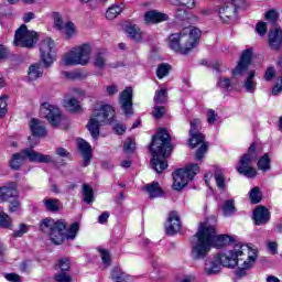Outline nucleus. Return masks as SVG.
Returning <instances> with one entry per match:
<instances>
[{
    "label": "nucleus",
    "instance_id": "obj_1",
    "mask_svg": "<svg viewBox=\"0 0 282 282\" xmlns=\"http://www.w3.org/2000/svg\"><path fill=\"white\" fill-rule=\"evenodd\" d=\"M258 257L257 249H251L239 242L235 245L234 249L218 253L207 260L205 262L204 272L207 276H213L221 272V265L231 269L238 267L235 274L237 279H243V276H248V272L254 267Z\"/></svg>",
    "mask_w": 282,
    "mask_h": 282
},
{
    "label": "nucleus",
    "instance_id": "obj_2",
    "mask_svg": "<svg viewBox=\"0 0 282 282\" xmlns=\"http://www.w3.org/2000/svg\"><path fill=\"white\" fill-rule=\"evenodd\" d=\"M236 238L228 235H218L215 226L202 223L196 235L192 238L193 259H206L210 248H223L228 243H235Z\"/></svg>",
    "mask_w": 282,
    "mask_h": 282
},
{
    "label": "nucleus",
    "instance_id": "obj_3",
    "mask_svg": "<svg viewBox=\"0 0 282 282\" xmlns=\"http://www.w3.org/2000/svg\"><path fill=\"white\" fill-rule=\"evenodd\" d=\"M171 134H169L166 129L160 128L150 145V151L152 153L151 164L156 173H162L169 169L166 158L171 155Z\"/></svg>",
    "mask_w": 282,
    "mask_h": 282
},
{
    "label": "nucleus",
    "instance_id": "obj_4",
    "mask_svg": "<svg viewBox=\"0 0 282 282\" xmlns=\"http://www.w3.org/2000/svg\"><path fill=\"white\" fill-rule=\"evenodd\" d=\"M40 230L44 235H47L55 246H61L65 239H76V235H78V230H80V225H78V223H73L67 230L65 220L44 218L40 224Z\"/></svg>",
    "mask_w": 282,
    "mask_h": 282
},
{
    "label": "nucleus",
    "instance_id": "obj_5",
    "mask_svg": "<svg viewBox=\"0 0 282 282\" xmlns=\"http://www.w3.org/2000/svg\"><path fill=\"white\" fill-rule=\"evenodd\" d=\"M202 37V31L195 26H188L183 29L180 33H172L169 36L167 45L170 50L177 54H189Z\"/></svg>",
    "mask_w": 282,
    "mask_h": 282
},
{
    "label": "nucleus",
    "instance_id": "obj_6",
    "mask_svg": "<svg viewBox=\"0 0 282 282\" xmlns=\"http://www.w3.org/2000/svg\"><path fill=\"white\" fill-rule=\"evenodd\" d=\"M116 118V110L111 105L101 106L100 109L95 110L87 123V129L93 140H98L100 135V127L102 124H113Z\"/></svg>",
    "mask_w": 282,
    "mask_h": 282
},
{
    "label": "nucleus",
    "instance_id": "obj_7",
    "mask_svg": "<svg viewBox=\"0 0 282 282\" xmlns=\"http://www.w3.org/2000/svg\"><path fill=\"white\" fill-rule=\"evenodd\" d=\"M261 153H263L261 144L251 143L248 152L241 156L239 165L236 167L238 173L249 178L257 177V169L250 166V164H252V162H257Z\"/></svg>",
    "mask_w": 282,
    "mask_h": 282
},
{
    "label": "nucleus",
    "instance_id": "obj_8",
    "mask_svg": "<svg viewBox=\"0 0 282 282\" xmlns=\"http://www.w3.org/2000/svg\"><path fill=\"white\" fill-rule=\"evenodd\" d=\"M25 160L30 162H40L41 164H47L52 162V156L34 151L33 149H24L21 152L14 153L9 162L12 171H19Z\"/></svg>",
    "mask_w": 282,
    "mask_h": 282
},
{
    "label": "nucleus",
    "instance_id": "obj_9",
    "mask_svg": "<svg viewBox=\"0 0 282 282\" xmlns=\"http://www.w3.org/2000/svg\"><path fill=\"white\" fill-rule=\"evenodd\" d=\"M91 61V45L82 44L73 47L66 55L62 58V65L69 67L73 65H88Z\"/></svg>",
    "mask_w": 282,
    "mask_h": 282
},
{
    "label": "nucleus",
    "instance_id": "obj_10",
    "mask_svg": "<svg viewBox=\"0 0 282 282\" xmlns=\"http://www.w3.org/2000/svg\"><path fill=\"white\" fill-rule=\"evenodd\" d=\"M189 147L191 149H195L198 144H202L200 148L196 151V160H203L204 155H206V151H208V144L204 143L206 137L199 132L202 129V121L199 119H194L189 122Z\"/></svg>",
    "mask_w": 282,
    "mask_h": 282
},
{
    "label": "nucleus",
    "instance_id": "obj_11",
    "mask_svg": "<svg viewBox=\"0 0 282 282\" xmlns=\"http://www.w3.org/2000/svg\"><path fill=\"white\" fill-rule=\"evenodd\" d=\"M40 112H41V116H43L44 118H46V120H48V123L54 129L61 127V124H67L68 122L67 117L63 115V112L61 111V108L47 101L43 102L40 106Z\"/></svg>",
    "mask_w": 282,
    "mask_h": 282
},
{
    "label": "nucleus",
    "instance_id": "obj_12",
    "mask_svg": "<svg viewBox=\"0 0 282 282\" xmlns=\"http://www.w3.org/2000/svg\"><path fill=\"white\" fill-rule=\"evenodd\" d=\"M199 173V165L197 163L189 164L185 169L176 170L173 175V188L174 191H182L188 185V182L193 180Z\"/></svg>",
    "mask_w": 282,
    "mask_h": 282
},
{
    "label": "nucleus",
    "instance_id": "obj_13",
    "mask_svg": "<svg viewBox=\"0 0 282 282\" xmlns=\"http://www.w3.org/2000/svg\"><path fill=\"white\" fill-rule=\"evenodd\" d=\"M36 43H39V33L28 30V25L22 24L15 31L13 41L15 47H25L26 50H32Z\"/></svg>",
    "mask_w": 282,
    "mask_h": 282
},
{
    "label": "nucleus",
    "instance_id": "obj_14",
    "mask_svg": "<svg viewBox=\"0 0 282 282\" xmlns=\"http://www.w3.org/2000/svg\"><path fill=\"white\" fill-rule=\"evenodd\" d=\"M247 8L248 2L246 0H230L218 10V13L224 23H230L237 18V10H246Z\"/></svg>",
    "mask_w": 282,
    "mask_h": 282
},
{
    "label": "nucleus",
    "instance_id": "obj_15",
    "mask_svg": "<svg viewBox=\"0 0 282 282\" xmlns=\"http://www.w3.org/2000/svg\"><path fill=\"white\" fill-rule=\"evenodd\" d=\"M56 44L51 37L44 39L40 43V56L45 67H50L55 61Z\"/></svg>",
    "mask_w": 282,
    "mask_h": 282
},
{
    "label": "nucleus",
    "instance_id": "obj_16",
    "mask_svg": "<svg viewBox=\"0 0 282 282\" xmlns=\"http://www.w3.org/2000/svg\"><path fill=\"white\" fill-rule=\"evenodd\" d=\"M250 63H252V50H246L242 52L240 61L232 70V77L241 78L242 76H246L248 68L250 67Z\"/></svg>",
    "mask_w": 282,
    "mask_h": 282
},
{
    "label": "nucleus",
    "instance_id": "obj_17",
    "mask_svg": "<svg viewBox=\"0 0 282 282\" xmlns=\"http://www.w3.org/2000/svg\"><path fill=\"white\" fill-rule=\"evenodd\" d=\"M119 105H121V109L126 116L133 115V89L131 87H127L120 93Z\"/></svg>",
    "mask_w": 282,
    "mask_h": 282
},
{
    "label": "nucleus",
    "instance_id": "obj_18",
    "mask_svg": "<svg viewBox=\"0 0 282 282\" xmlns=\"http://www.w3.org/2000/svg\"><path fill=\"white\" fill-rule=\"evenodd\" d=\"M182 230V224L180 223V215L177 212H171L167 223L165 224L166 235H177Z\"/></svg>",
    "mask_w": 282,
    "mask_h": 282
},
{
    "label": "nucleus",
    "instance_id": "obj_19",
    "mask_svg": "<svg viewBox=\"0 0 282 282\" xmlns=\"http://www.w3.org/2000/svg\"><path fill=\"white\" fill-rule=\"evenodd\" d=\"M282 46V30L280 26H275L274 29L269 31V47L279 52Z\"/></svg>",
    "mask_w": 282,
    "mask_h": 282
},
{
    "label": "nucleus",
    "instance_id": "obj_20",
    "mask_svg": "<svg viewBox=\"0 0 282 282\" xmlns=\"http://www.w3.org/2000/svg\"><path fill=\"white\" fill-rule=\"evenodd\" d=\"M19 197V191L15 183H9L4 186H0V202H9Z\"/></svg>",
    "mask_w": 282,
    "mask_h": 282
},
{
    "label": "nucleus",
    "instance_id": "obj_21",
    "mask_svg": "<svg viewBox=\"0 0 282 282\" xmlns=\"http://www.w3.org/2000/svg\"><path fill=\"white\" fill-rule=\"evenodd\" d=\"M256 226H263L270 221V212L264 206H258L253 210Z\"/></svg>",
    "mask_w": 282,
    "mask_h": 282
},
{
    "label": "nucleus",
    "instance_id": "obj_22",
    "mask_svg": "<svg viewBox=\"0 0 282 282\" xmlns=\"http://www.w3.org/2000/svg\"><path fill=\"white\" fill-rule=\"evenodd\" d=\"M77 147L84 158L83 166H89V162H91V145L87 141L79 139L77 141Z\"/></svg>",
    "mask_w": 282,
    "mask_h": 282
},
{
    "label": "nucleus",
    "instance_id": "obj_23",
    "mask_svg": "<svg viewBox=\"0 0 282 282\" xmlns=\"http://www.w3.org/2000/svg\"><path fill=\"white\" fill-rule=\"evenodd\" d=\"M144 21L145 23H162V21H169V14L151 10L145 12Z\"/></svg>",
    "mask_w": 282,
    "mask_h": 282
},
{
    "label": "nucleus",
    "instance_id": "obj_24",
    "mask_svg": "<svg viewBox=\"0 0 282 282\" xmlns=\"http://www.w3.org/2000/svg\"><path fill=\"white\" fill-rule=\"evenodd\" d=\"M30 129L33 135L36 138H45L47 135V130L45 129V123L39 119H31Z\"/></svg>",
    "mask_w": 282,
    "mask_h": 282
},
{
    "label": "nucleus",
    "instance_id": "obj_25",
    "mask_svg": "<svg viewBox=\"0 0 282 282\" xmlns=\"http://www.w3.org/2000/svg\"><path fill=\"white\" fill-rule=\"evenodd\" d=\"M144 191L148 193L150 199H156L158 197H164V191L160 186V183L153 182L152 184H147Z\"/></svg>",
    "mask_w": 282,
    "mask_h": 282
},
{
    "label": "nucleus",
    "instance_id": "obj_26",
    "mask_svg": "<svg viewBox=\"0 0 282 282\" xmlns=\"http://www.w3.org/2000/svg\"><path fill=\"white\" fill-rule=\"evenodd\" d=\"M126 32H127L129 39H131L132 41H135L137 43H140L142 41L143 33L140 30V26H138L135 24L128 25L126 28Z\"/></svg>",
    "mask_w": 282,
    "mask_h": 282
},
{
    "label": "nucleus",
    "instance_id": "obj_27",
    "mask_svg": "<svg viewBox=\"0 0 282 282\" xmlns=\"http://www.w3.org/2000/svg\"><path fill=\"white\" fill-rule=\"evenodd\" d=\"M64 107L67 111H72V113H80L83 111V106L76 98H69L64 101Z\"/></svg>",
    "mask_w": 282,
    "mask_h": 282
},
{
    "label": "nucleus",
    "instance_id": "obj_28",
    "mask_svg": "<svg viewBox=\"0 0 282 282\" xmlns=\"http://www.w3.org/2000/svg\"><path fill=\"white\" fill-rule=\"evenodd\" d=\"M254 76H257V70H249L245 79L243 87L248 94H254V86L257 85Z\"/></svg>",
    "mask_w": 282,
    "mask_h": 282
},
{
    "label": "nucleus",
    "instance_id": "obj_29",
    "mask_svg": "<svg viewBox=\"0 0 282 282\" xmlns=\"http://www.w3.org/2000/svg\"><path fill=\"white\" fill-rule=\"evenodd\" d=\"M43 204L50 213H58L61 210V200L57 198L46 197L43 199Z\"/></svg>",
    "mask_w": 282,
    "mask_h": 282
},
{
    "label": "nucleus",
    "instance_id": "obj_30",
    "mask_svg": "<svg viewBox=\"0 0 282 282\" xmlns=\"http://www.w3.org/2000/svg\"><path fill=\"white\" fill-rule=\"evenodd\" d=\"M66 36V39H74L78 34V30L76 29V24L72 21H67L63 29L59 31Z\"/></svg>",
    "mask_w": 282,
    "mask_h": 282
},
{
    "label": "nucleus",
    "instance_id": "obj_31",
    "mask_svg": "<svg viewBox=\"0 0 282 282\" xmlns=\"http://www.w3.org/2000/svg\"><path fill=\"white\" fill-rule=\"evenodd\" d=\"M271 162L272 160L270 159V154L269 153H264L257 162V166L259 169V171H262L263 173L270 171L271 169Z\"/></svg>",
    "mask_w": 282,
    "mask_h": 282
},
{
    "label": "nucleus",
    "instance_id": "obj_32",
    "mask_svg": "<svg viewBox=\"0 0 282 282\" xmlns=\"http://www.w3.org/2000/svg\"><path fill=\"white\" fill-rule=\"evenodd\" d=\"M30 80H37V78H41L43 76V66L41 64H33L29 67L28 73Z\"/></svg>",
    "mask_w": 282,
    "mask_h": 282
},
{
    "label": "nucleus",
    "instance_id": "obj_33",
    "mask_svg": "<svg viewBox=\"0 0 282 282\" xmlns=\"http://www.w3.org/2000/svg\"><path fill=\"white\" fill-rule=\"evenodd\" d=\"M223 214L225 217H232L237 213V207H235V199H228L221 206Z\"/></svg>",
    "mask_w": 282,
    "mask_h": 282
},
{
    "label": "nucleus",
    "instance_id": "obj_34",
    "mask_svg": "<svg viewBox=\"0 0 282 282\" xmlns=\"http://www.w3.org/2000/svg\"><path fill=\"white\" fill-rule=\"evenodd\" d=\"M12 217L6 214L0 207V227L7 228L8 230H13L14 226L12 225Z\"/></svg>",
    "mask_w": 282,
    "mask_h": 282
},
{
    "label": "nucleus",
    "instance_id": "obj_35",
    "mask_svg": "<svg viewBox=\"0 0 282 282\" xmlns=\"http://www.w3.org/2000/svg\"><path fill=\"white\" fill-rule=\"evenodd\" d=\"M111 279L115 282H124V281H129V275L122 272L120 268L115 267L111 271Z\"/></svg>",
    "mask_w": 282,
    "mask_h": 282
},
{
    "label": "nucleus",
    "instance_id": "obj_36",
    "mask_svg": "<svg viewBox=\"0 0 282 282\" xmlns=\"http://www.w3.org/2000/svg\"><path fill=\"white\" fill-rule=\"evenodd\" d=\"M249 199L251 204H259L261 199H263V194L261 193V188L253 187L249 193Z\"/></svg>",
    "mask_w": 282,
    "mask_h": 282
},
{
    "label": "nucleus",
    "instance_id": "obj_37",
    "mask_svg": "<svg viewBox=\"0 0 282 282\" xmlns=\"http://www.w3.org/2000/svg\"><path fill=\"white\" fill-rule=\"evenodd\" d=\"M169 93L166 91V88H161L160 90L155 91L154 95V102L156 105H164L167 100Z\"/></svg>",
    "mask_w": 282,
    "mask_h": 282
},
{
    "label": "nucleus",
    "instance_id": "obj_38",
    "mask_svg": "<svg viewBox=\"0 0 282 282\" xmlns=\"http://www.w3.org/2000/svg\"><path fill=\"white\" fill-rule=\"evenodd\" d=\"M83 195H84V202L86 204H91V202H94V188H91L89 184L83 185Z\"/></svg>",
    "mask_w": 282,
    "mask_h": 282
},
{
    "label": "nucleus",
    "instance_id": "obj_39",
    "mask_svg": "<svg viewBox=\"0 0 282 282\" xmlns=\"http://www.w3.org/2000/svg\"><path fill=\"white\" fill-rule=\"evenodd\" d=\"M95 67H97L98 69H102L104 67L107 66V55L102 52H99L95 55Z\"/></svg>",
    "mask_w": 282,
    "mask_h": 282
},
{
    "label": "nucleus",
    "instance_id": "obj_40",
    "mask_svg": "<svg viewBox=\"0 0 282 282\" xmlns=\"http://www.w3.org/2000/svg\"><path fill=\"white\" fill-rule=\"evenodd\" d=\"M122 13V8L120 6H112L106 11V19L113 21L116 17Z\"/></svg>",
    "mask_w": 282,
    "mask_h": 282
},
{
    "label": "nucleus",
    "instance_id": "obj_41",
    "mask_svg": "<svg viewBox=\"0 0 282 282\" xmlns=\"http://www.w3.org/2000/svg\"><path fill=\"white\" fill-rule=\"evenodd\" d=\"M216 185L220 191L226 188V176H224V172L217 170L214 174Z\"/></svg>",
    "mask_w": 282,
    "mask_h": 282
},
{
    "label": "nucleus",
    "instance_id": "obj_42",
    "mask_svg": "<svg viewBox=\"0 0 282 282\" xmlns=\"http://www.w3.org/2000/svg\"><path fill=\"white\" fill-rule=\"evenodd\" d=\"M8 208H9V213L19 215V213H21V200H19L17 197L13 198L9 203Z\"/></svg>",
    "mask_w": 282,
    "mask_h": 282
},
{
    "label": "nucleus",
    "instance_id": "obj_43",
    "mask_svg": "<svg viewBox=\"0 0 282 282\" xmlns=\"http://www.w3.org/2000/svg\"><path fill=\"white\" fill-rule=\"evenodd\" d=\"M169 72H171V65L163 63L158 66L156 76H158V78L162 79V78L166 77Z\"/></svg>",
    "mask_w": 282,
    "mask_h": 282
},
{
    "label": "nucleus",
    "instance_id": "obj_44",
    "mask_svg": "<svg viewBox=\"0 0 282 282\" xmlns=\"http://www.w3.org/2000/svg\"><path fill=\"white\" fill-rule=\"evenodd\" d=\"M53 21H54V28H56V30L61 32L65 25V22H63V17H61V13L54 12Z\"/></svg>",
    "mask_w": 282,
    "mask_h": 282
},
{
    "label": "nucleus",
    "instance_id": "obj_45",
    "mask_svg": "<svg viewBox=\"0 0 282 282\" xmlns=\"http://www.w3.org/2000/svg\"><path fill=\"white\" fill-rule=\"evenodd\" d=\"M8 113V96L0 97V117L3 118Z\"/></svg>",
    "mask_w": 282,
    "mask_h": 282
},
{
    "label": "nucleus",
    "instance_id": "obj_46",
    "mask_svg": "<svg viewBox=\"0 0 282 282\" xmlns=\"http://www.w3.org/2000/svg\"><path fill=\"white\" fill-rule=\"evenodd\" d=\"M56 268H58V270H61L62 272H67V270H69L70 265H69V259L67 258H62L58 260Z\"/></svg>",
    "mask_w": 282,
    "mask_h": 282
},
{
    "label": "nucleus",
    "instance_id": "obj_47",
    "mask_svg": "<svg viewBox=\"0 0 282 282\" xmlns=\"http://www.w3.org/2000/svg\"><path fill=\"white\" fill-rule=\"evenodd\" d=\"M98 250H99L104 265L109 267V263L111 262V256L109 254V251L102 248H99Z\"/></svg>",
    "mask_w": 282,
    "mask_h": 282
},
{
    "label": "nucleus",
    "instance_id": "obj_48",
    "mask_svg": "<svg viewBox=\"0 0 282 282\" xmlns=\"http://www.w3.org/2000/svg\"><path fill=\"white\" fill-rule=\"evenodd\" d=\"M124 153H133L135 151V140L128 139L123 144Z\"/></svg>",
    "mask_w": 282,
    "mask_h": 282
},
{
    "label": "nucleus",
    "instance_id": "obj_49",
    "mask_svg": "<svg viewBox=\"0 0 282 282\" xmlns=\"http://www.w3.org/2000/svg\"><path fill=\"white\" fill-rule=\"evenodd\" d=\"M264 19L267 21H270V23H276V21L279 20V13H276V11L274 9L269 10L265 14H264Z\"/></svg>",
    "mask_w": 282,
    "mask_h": 282
},
{
    "label": "nucleus",
    "instance_id": "obj_50",
    "mask_svg": "<svg viewBox=\"0 0 282 282\" xmlns=\"http://www.w3.org/2000/svg\"><path fill=\"white\" fill-rule=\"evenodd\" d=\"M217 85L220 87V89H227V90L230 89V87H232V83L228 77H220L218 79Z\"/></svg>",
    "mask_w": 282,
    "mask_h": 282
},
{
    "label": "nucleus",
    "instance_id": "obj_51",
    "mask_svg": "<svg viewBox=\"0 0 282 282\" xmlns=\"http://www.w3.org/2000/svg\"><path fill=\"white\" fill-rule=\"evenodd\" d=\"M166 113V108L164 106H155L152 112L153 118L160 120Z\"/></svg>",
    "mask_w": 282,
    "mask_h": 282
},
{
    "label": "nucleus",
    "instance_id": "obj_52",
    "mask_svg": "<svg viewBox=\"0 0 282 282\" xmlns=\"http://www.w3.org/2000/svg\"><path fill=\"white\" fill-rule=\"evenodd\" d=\"M30 230V226L20 224L19 229L13 231V237H23Z\"/></svg>",
    "mask_w": 282,
    "mask_h": 282
},
{
    "label": "nucleus",
    "instance_id": "obj_53",
    "mask_svg": "<svg viewBox=\"0 0 282 282\" xmlns=\"http://www.w3.org/2000/svg\"><path fill=\"white\" fill-rule=\"evenodd\" d=\"M276 78V69L273 66H270L264 73V79L270 83Z\"/></svg>",
    "mask_w": 282,
    "mask_h": 282
},
{
    "label": "nucleus",
    "instance_id": "obj_54",
    "mask_svg": "<svg viewBox=\"0 0 282 282\" xmlns=\"http://www.w3.org/2000/svg\"><path fill=\"white\" fill-rule=\"evenodd\" d=\"M256 32H258L260 36H264V34L268 33V25L265 24V22H259L256 25Z\"/></svg>",
    "mask_w": 282,
    "mask_h": 282
},
{
    "label": "nucleus",
    "instance_id": "obj_55",
    "mask_svg": "<svg viewBox=\"0 0 282 282\" xmlns=\"http://www.w3.org/2000/svg\"><path fill=\"white\" fill-rule=\"evenodd\" d=\"M207 122L208 124H215V122H217V112H215V110H207Z\"/></svg>",
    "mask_w": 282,
    "mask_h": 282
},
{
    "label": "nucleus",
    "instance_id": "obj_56",
    "mask_svg": "<svg viewBox=\"0 0 282 282\" xmlns=\"http://www.w3.org/2000/svg\"><path fill=\"white\" fill-rule=\"evenodd\" d=\"M267 248L271 254H276L279 252V243H276V241H268Z\"/></svg>",
    "mask_w": 282,
    "mask_h": 282
},
{
    "label": "nucleus",
    "instance_id": "obj_57",
    "mask_svg": "<svg viewBox=\"0 0 282 282\" xmlns=\"http://www.w3.org/2000/svg\"><path fill=\"white\" fill-rule=\"evenodd\" d=\"M105 93L108 96H116V94H118V85H108L105 87Z\"/></svg>",
    "mask_w": 282,
    "mask_h": 282
},
{
    "label": "nucleus",
    "instance_id": "obj_58",
    "mask_svg": "<svg viewBox=\"0 0 282 282\" xmlns=\"http://www.w3.org/2000/svg\"><path fill=\"white\" fill-rule=\"evenodd\" d=\"M56 282H72V276L67 273H59L55 275Z\"/></svg>",
    "mask_w": 282,
    "mask_h": 282
},
{
    "label": "nucleus",
    "instance_id": "obj_59",
    "mask_svg": "<svg viewBox=\"0 0 282 282\" xmlns=\"http://www.w3.org/2000/svg\"><path fill=\"white\" fill-rule=\"evenodd\" d=\"M282 91V77L278 78L275 86L272 89V96H279Z\"/></svg>",
    "mask_w": 282,
    "mask_h": 282
},
{
    "label": "nucleus",
    "instance_id": "obj_60",
    "mask_svg": "<svg viewBox=\"0 0 282 282\" xmlns=\"http://www.w3.org/2000/svg\"><path fill=\"white\" fill-rule=\"evenodd\" d=\"M175 19H177L178 21H184V19H186V9H176Z\"/></svg>",
    "mask_w": 282,
    "mask_h": 282
},
{
    "label": "nucleus",
    "instance_id": "obj_61",
    "mask_svg": "<svg viewBox=\"0 0 282 282\" xmlns=\"http://www.w3.org/2000/svg\"><path fill=\"white\" fill-rule=\"evenodd\" d=\"M181 6H184L187 10H193L197 3L195 0H181Z\"/></svg>",
    "mask_w": 282,
    "mask_h": 282
},
{
    "label": "nucleus",
    "instance_id": "obj_62",
    "mask_svg": "<svg viewBox=\"0 0 282 282\" xmlns=\"http://www.w3.org/2000/svg\"><path fill=\"white\" fill-rule=\"evenodd\" d=\"M7 281H12V282H21V275L17 273H8L6 274Z\"/></svg>",
    "mask_w": 282,
    "mask_h": 282
},
{
    "label": "nucleus",
    "instance_id": "obj_63",
    "mask_svg": "<svg viewBox=\"0 0 282 282\" xmlns=\"http://www.w3.org/2000/svg\"><path fill=\"white\" fill-rule=\"evenodd\" d=\"M55 153L56 155H59V158H69V152L65 150V148H57Z\"/></svg>",
    "mask_w": 282,
    "mask_h": 282
},
{
    "label": "nucleus",
    "instance_id": "obj_64",
    "mask_svg": "<svg viewBox=\"0 0 282 282\" xmlns=\"http://www.w3.org/2000/svg\"><path fill=\"white\" fill-rule=\"evenodd\" d=\"M109 212H104L99 217H98V221L99 224H107V221L109 220Z\"/></svg>",
    "mask_w": 282,
    "mask_h": 282
}]
</instances>
